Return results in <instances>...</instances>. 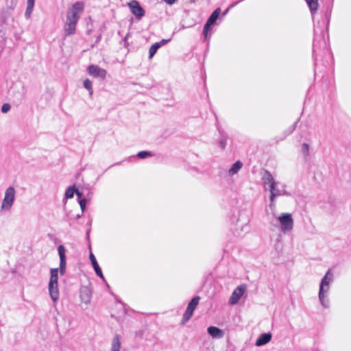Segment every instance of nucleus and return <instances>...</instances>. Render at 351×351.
<instances>
[{"label":"nucleus","mask_w":351,"mask_h":351,"mask_svg":"<svg viewBox=\"0 0 351 351\" xmlns=\"http://www.w3.org/2000/svg\"><path fill=\"white\" fill-rule=\"evenodd\" d=\"M160 48V45L157 43L153 44L149 49V58H152L155 53H156L157 50Z\"/></svg>","instance_id":"4be33fe9"},{"label":"nucleus","mask_w":351,"mask_h":351,"mask_svg":"<svg viewBox=\"0 0 351 351\" xmlns=\"http://www.w3.org/2000/svg\"><path fill=\"white\" fill-rule=\"evenodd\" d=\"M58 252L60 257V267L58 271H60V275L64 276L66 272V249L62 245H60L58 247Z\"/></svg>","instance_id":"1a4fd4ad"},{"label":"nucleus","mask_w":351,"mask_h":351,"mask_svg":"<svg viewBox=\"0 0 351 351\" xmlns=\"http://www.w3.org/2000/svg\"><path fill=\"white\" fill-rule=\"evenodd\" d=\"M219 138L217 140V145L219 148L224 149L227 145L228 135L222 130H219Z\"/></svg>","instance_id":"2eb2a0df"},{"label":"nucleus","mask_w":351,"mask_h":351,"mask_svg":"<svg viewBox=\"0 0 351 351\" xmlns=\"http://www.w3.org/2000/svg\"><path fill=\"white\" fill-rule=\"evenodd\" d=\"M312 14H315L318 9V0H305Z\"/></svg>","instance_id":"6ab92c4d"},{"label":"nucleus","mask_w":351,"mask_h":351,"mask_svg":"<svg viewBox=\"0 0 351 351\" xmlns=\"http://www.w3.org/2000/svg\"><path fill=\"white\" fill-rule=\"evenodd\" d=\"M79 204L82 210V213H83L86 208V199L85 198L80 199L79 200Z\"/></svg>","instance_id":"a878e982"},{"label":"nucleus","mask_w":351,"mask_h":351,"mask_svg":"<svg viewBox=\"0 0 351 351\" xmlns=\"http://www.w3.org/2000/svg\"><path fill=\"white\" fill-rule=\"evenodd\" d=\"M87 71L89 75L95 77H99L101 79H104L107 73L105 69L95 64L90 65L87 69Z\"/></svg>","instance_id":"9b49d317"},{"label":"nucleus","mask_w":351,"mask_h":351,"mask_svg":"<svg viewBox=\"0 0 351 351\" xmlns=\"http://www.w3.org/2000/svg\"><path fill=\"white\" fill-rule=\"evenodd\" d=\"M80 298L82 302L88 304L91 299V291L87 287H82L80 289Z\"/></svg>","instance_id":"f8f14e48"},{"label":"nucleus","mask_w":351,"mask_h":351,"mask_svg":"<svg viewBox=\"0 0 351 351\" xmlns=\"http://www.w3.org/2000/svg\"><path fill=\"white\" fill-rule=\"evenodd\" d=\"M271 337H272L271 334L269 332L263 333L257 339L255 345L256 346H264L271 341Z\"/></svg>","instance_id":"ddd939ff"},{"label":"nucleus","mask_w":351,"mask_h":351,"mask_svg":"<svg viewBox=\"0 0 351 351\" xmlns=\"http://www.w3.org/2000/svg\"><path fill=\"white\" fill-rule=\"evenodd\" d=\"M16 197V190L13 186L8 187L4 193L0 210L1 212H9L14 205Z\"/></svg>","instance_id":"39448f33"},{"label":"nucleus","mask_w":351,"mask_h":351,"mask_svg":"<svg viewBox=\"0 0 351 351\" xmlns=\"http://www.w3.org/2000/svg\"><path fill=\"white\" fill-rule=\"evenodd\" d=\"M278 219L282 232L286 233L292 230L293 228V220L290 213H282Z\"/></svg>","instance_id":"423d86ee"},{"label":"nucleus","mask_w":351,"mask_h":351,"mask_svg":"<svg viewBox=\"0 0 351 351\" xmlns=\"http://www.w3.org/2000/svg\"><path fill=\"white\" fill-rule=\"evenodd\" d=\"M75 191H76V188L75 186H69L65 191L64 197L66 199L72 198L73 197Z\"/></svg>","instance_id":"412c9836"},{"label":"nucleus","mask_w":351,"mask_h":351,"mask_svg":"<svg viewBox=\"0 0 351 351\" xmlns=\"http://www.w3.org/2000/svg\"><path fill=\"white\" fill-rule=\"evenodd\" d=\"M137 156L139 158H148V157H150V156H152V154L150 152H147V151H141V152H139L138 154H137Z\"/></svg>","instance_id":"b1692460"},{"label":"nucleus","mask_w":351,"mask_h":351,"mask_svg":"<svg viewBox=\"0 0 351 351\" xmlns=\"http://www.w3.org/2000/svg\"><path fill=\"white\" fill-rule=\"evenodd\" d=\"M169 40H170V39H162V40H160V42H158L157 43L160 45V47L162 45L167 44Z\"/></svg>","instance_id":"c85d7f7f"},{"label":"nucleus","mask_w":351,"mask_h":351,"mask_svg":"<svg viewBox=\"0 0 351 351\" xmlns=\"http://www.w3.org/2000/svg\"><path fill=\"white\" fill-rule=\"evenodd\" d=\"M242 167H243L242 162L240 160H237L230 168V169L228 171L229 176H232L237 174Z\"/></svg>","instance_id":"a211bd4d"},{"label":"nucleus","mask_w":351,"mask_h":351,"mask_svg":"<svg viewBox=\"0 0 351 351\" xmlns=\"http://www.w3.org/2000/svg\"><path fill=\"white\" fill-rule=\"evenodd\" d=\"M246 286L245 285L238 286L232 293L229 298V304L231 305L237 304L241 296L244 294Z\"/></svg>","instance_id":"6e6552de"},{"label":"nucleus","mask_w":351,"mask_h":351,"mask_svg":"<svg viewBox=\"0 0 351 351\" xmlns=\"http://www.w3.org/2000/svg\"><path fill=\"white\" fill-rule=\"evenodd\" d=\"M208 333L213 338L220 339L224 335L222 330L215 326H210L207 329Z\"/></svg>","instance_id":"4468645a"},{"label":"nucleus","mask_w":351,"mask_h":351,"mask_svg":"<svg viewBox=\"0 0 351 351\" xmlns=\"http://www.w3.org/2000/svg\"><path fill=\"white\" fill-rule=\"evenodd\" d=\"M34 1L35 0H27V7H29V8H34Z\"/></svg>","instance_id":"c756f323"},{"label":"nucleus","mask_w":351,"mask_h":351,"mask_svg":"<svg viewBox=\"0 0 351 351\" xmlns=\"http://www.w3.org/2000/svg\"><path fill=\"white\" fill-rule=\"evenodd\" d=\"M75 193H76L77 197L80 199H82V193L79 191L77 189H76V191L75 192Z\"/></svg>","instance_id":"473e14b6"},{"label":"nucleus","mask_w":351,"mask_h":351,"mask_svg":"<svg viewBox=\"0 0 351 351\" xmlns=\"http://www.w3.org/2000/svg\"><path fill=\"white\" fill-rule=\"evenodd\" d=\"M84 10V3L80 1L75 3L67 12L66 21L64 25V32L66 36L74 34L77 23Z\"/></svg>","instance_id":"f03ea898"},{"label":"nucleus","mask_w":351,"mask_h":351,"mask_svg":"<svg viewBox=\"0 0 351 351\" xmlns=\"http://www.w3.org/2000/svg\"><path fill=\"white\" fill-rule=\"evenodd\" d=\"M128 6L131 12L138 19H141L145 15V10L141 6L139 3L136 0H132L128 3Z\"/></svg>","instance_id":"9d476101"},{"label":"nucleus","mask_w":351,"mask_h":351,"mask_svg":"<svg viewBox=\"0 0 351 351\" xmlns=\"http://www.w3.org/2000/svg\"><path fill=\"white\" fill-rule=\"evenodd\" d=\"M302 152L305 157L309 155V145L308 144L304 143L301 147Z\"/></svg>","instance_id":"393cba45"},{"label":"nucleus","mask_w":351,"mask_h":351,"mask_svg":"<svg viewBox=\"0 0 351 351\" xmlns=\"http://www.w3.org/2000/svg\"><path fill=\"white\" fill-rule=\"evenodd\" d=\"M82 215V213L81 215H80V214L77 215L76 219H80Z\"/></svg>","instance_id":"72a5a7b5"},{"label":"nucleus","mask_w":351,"mask_h":351,"mask_svg":"<svg viewBox=\"0 0 351 351\" xmlns=\"http://www.w3.org/2000/svg\"><path fill=\"white\" fill-rule=\"evenodd\" d=\"M200 300V298L199 296H196L193 298L190 302L189 303L186 310L185 313H184L182 323L184 324L186 322H187L191 317H192L193 312L195 309L196 308L197 306L198 305L199 301Z\"/></svg>","instance_id":"0eeeda50"},{"label":"nucleus","mask_w":351,"mask_h":351,"mask_svg":"<svg viewBox=\"0 0 351 351\" xmlns=\"http://www.w3.org/2000/svg\"><path fill=\"white\" fill-rule=\"evenodd\" d=\"M332 281L333 274L328 269L321 280L318 294L319 302L324 308L329 307L328 292Z\"/></svg>","instance_id":"7ed1b4c3"},{"label":"nucleus","mask_w":351,"mask_h":351,"mask_svg":"<svg viewBox=\"0 0 351 351\" xmlns=\"http://www.w3.org/2000/svg\"><path fill=\"white\" fill-rule=\"evenodd\" d=\"M220 12V8H217L209 16L208 19L207 20V22H208L211 25H213L218 19Z\"/></svg>","instance_id":"aec40b11"},{"label":"nucleus","mask_w":351,"mask_h":351,"mask_svg":"<svg viewBox=\"0 0 351 351\" xmlns=\"http://www.w3.org/2000/svg\"><path fill=\"white\" fill-rule=\"evenodd\" d=\"M58 268H52L50 270V280L48 285V289L50 297L53 303H56V302L59 299V289L58 285Z\"/></svg>","instance_id":"20e7f679"},{"label":"nucleus","mask_w":351,"mask_h":351,"mask_svg":"<svg viewBox=\"0 0 351 351\" xmlns=\"http://www.w3.org/2000/svg\"><path fill=\"white\" fill-rule=\"evenodd\" d=\"M10 105L8 103L3 104L1 110H10Z\"/></svg>","instance_id":"7c9ffc66"},{"label":"nucleus","mask_w":351,"mask_h":351,"mask_svg":"<svg viewBox=\"0 0 351 351\" xmlns=\"http://www.w3.org/2000/svg\"><path fill=\"white\" fill-rule=\"evenodd\" d=\"M168 5H173L175 3L176 0H163Z\"/></svg>","instance_id":"2f4dec72"},{"label":"nucleus","mask_w":351,"mask_h":351,"mask_svg":"<svg viewBox=\"0 0 351 351\" xmlns=\"http://www.w3.org/2000/svg\"><path fill=\"white\" fill-rule=\"evenodd\" d=\"M32 10H33V8H29V7H27L26 8V10H25V16L27 19L29 18L30 16H31V14L32 12Z\"/></svg>","instance_id":"cd10ccee"},{"label":"nucleus","mask_w":351,"mask_h":351,"mask_svg":"<svg viewBox=\"0 0 351 351\" xmlns=\"http://www.w3.org/2000/svg\"><path fill=\"white\" fill-rule=\"evenodd\" d=\"M261 179L265 191H269V208L274 212L276 208V199L279 196L289 195V193L285 189H280L277 182L271 173L266 169L261 173Z\"/></svg>","instance_id":"f257e3e1"},{"label":"nucleus","mask_w":351,"mask_h":351,"mask_svg":"<svg viewBox=\"0 0 351 351\" xmlns=\"http://www.w3.org/2000/svg\"><path fill=\"white\" fill-rule=\"evenodd\" d=\"M211 25H212L207 21H206V24L204 25L203 32H204L205 37L207 36L208 32Z\"/></svg>","instance_id":"bb28decb"},{"label":"nucleus","mask_w":351,"mask_h":351,"mask_svg":"<svg viewBox=\"0 0 351 351\" xmlns=\"http://www.w3.org/2000/svg\"><path fill=\"white\" fill-rule=\"evenodd\" d=\"M121 346V337L116 334L111 343V351H120Z\"/></svg>","instance_id":"f3484780"},{"label":"nucleus","mask_w":351,"mask_h":351,"mask_svg":"<svg viewBox=\"0 0 351 351\" xmlns=\"http://www.w3.org/2000/svg\"><path fill=\"white\" fill-rule=\"evenodd\" d=\"M84 87L89 91V94H93V88H92V82L88 79H86L84 81L83 83Z\"/></svg>","instance_id":"5701e85b"},{"label":"nucleus","mask_w":351,"mask_h":351,"mask_svg":"<svg viewBox=\"0 0 351 351\" xmlns=\"http://www.w3.org/2000/svg\"><path fill=\"white\" fill-rule=\"evenodd\" d=\"M89 258H90V260L91 261V263L93 265V267L95 269V271L96 273V274L99 276L102 280H104V275L102 274V271H101V268L99 267L98 263H97V261L95 257V256L90 253V255H89Z\"/></svg>","instance_id":"dca6fc26"}]
</instances>
